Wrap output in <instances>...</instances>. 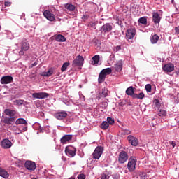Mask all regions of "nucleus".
Returning <instances> with one entry per match:
<instances>
[{"label":"nucleus","mask_w":179,"mask_h":179,"mask_svg":"<svg viewBox=\"0 0 179 179\" xmlns=\"http://www.w3.org/2000/svg\"><path fill=\"white\" fill-rule=\"evenodd\" d=\"M103 152H104L103 147H102V146L96 147L92 154L94 159H96L97 160H99V159H100V157H101V155H103Z\"/></svg>","instance_id":"obj_1"},{"label":"nucleus","mask_w":179,"mask_h":179,"mask_svg":"<svg viewBox=\"0 0 179 179\" xmlns=\"http://www.w3.org/2000/svg\"><path fill=\"white\" fill-rule=\"evenodd\" d=\"M127 168L129 171H135L136 169V159L130 157L127 164Z\"/></svg>","instance_id":"obj_2"},{"label":"nucleus","mask_w":179,"mask_h":179,"mask_svg":"<svg viewBox=\"0 0 179 179\" xmlns=\"http://www.w3.org/2000/svg\"><path fill=\"white\" fill-rule=\"evenodd\" d=\"M84 61H85V59L82 56L78 55L73 61L72 66H73L74 68L76 66H83Z\"/></svg>","instance_id":"obj_3"},{"label":"nucleus","mask_w":179,"mask_h":179,"mask_svg":"<svg viewBox=\"0 0 179 179\" xmlns=\"http://www.w3.org/2000/svg\"><path fill=\"white\" fill-rule=\"evenodd\" d=\"M65 153L69 157H74L76 155V148L72 146H67L65 148Z\"/></svg>","instance_id":"obj_4"},{"label":"nucleus","mask_w":179,"mask_h":179,"mask_svg":"<svg viewBox=\"0 0 179 179\" xmlns=\"http://www.w3.org/2000/svg\"><path fill=\"white\" fill-rule=\"evenodd\" d=\"M128 160V154L125 151H122L119 154L118 162L120 164H124Z\"/></svg>","instance_id":"obj_5"},{"label":"nucleus","mask_w":179,"mask_h":179,"mask_svg":"<svg viewBox=\"0 0 179 179\" xmlns=\"http://www.w3.org/2000/svg\"><path fill=\"white\" fill-rule=\"evenodd\" d=\"M33 99H47L50 94L47 92H35L32 94Z\"/></svg>","instance_id":"obj_6"},{"label":"nucleus","mask_w":179,"mask_h":179,"mask_svg":"<svg viewBox=\"0 0 179 179\" xmlns=\"http://www.w3.org/2000/svg\"><path fill=\"white\" fill-rule=\"evenodd\" d=\"M43 16L50 22H54L55 20V15L48 10L43 12Z\"/></svg>","instance_id":"obj_7"},{"label":"nucleus","mask_w":179,"mask_h":179,"mask_svg":"<svg viewBox=\"0 0 179 179\" xmlns=\"http://www.w3.org/2000/svg\"><path fill=\"white\" fill-rule=\"evenodd\" d=\"M135 34H136V31L134 28H131L127 29L126 33V38L127 40H132L134 37H135Z\"/></svg>","instance_id":"obj_8"},{"label":"nucleus","mask_w":179,"mask_h":179,"mask_svg":"<svg viewBox=\"0 0 179 179\" xmlns=\"http://www.w3.org/2000/svg\"><path fill=\"white\" fill-rule=\"evenodd\" d=\"M13 82V77L11 76H3L1 79V85H8V83H12Z\"/></svg>","instance_id":"obj_9"},{"label":"nucleus","mask_w":179,"mask_h":179,"mask_svg":"<svg viewBox=\"0 0 179 179\" xmlns=\"http://www.w3.org/2000/svg\"><path fill=\"white\" fill-rule=\"evenodd\" d=\"M127 139L132 146H138L139 145V141L138 138L132 135L128 136Z\"/></svg>","instance_id":"obj_10"},{"label":"nucleus","mask_w":179,"mask_h":179,"mask_svg":"<svg viewBox=\"0 0 179 179\" xmlns=\"http://www.w3.org/2000/svg\"><path fill=\"white\" fill-rule=\"evenodd\" d=\"M24 167L27 169V170L34 171V170H36V163L31 161H27L24 164Z\"/></svg>","instance_id":"obj_11"},{"label":"nucleus","mask_w":179,"mask_h":179,"mask_svg":"<svg viewBox=\"0 0 179 179\" xmlns=\"http://www.w3.org/2000/svg\"><path fill=\"white\" fill-rule=\"evenodd\" d=\"M112 30H113V26H111L110 23H106L103 24L100 29V31H101V33H108Z\"/></svg>","instance_id":"obj_12"},{"label":"nucleus","mask_w":179,"mask_h":179,"mask_svg":"<svg viewBox=\"0 0 179 179\" xmlns=\"http://www.w3.org/2000/svg\"><path fill=\"white\" fill-rule=\"evenodd\" d=\"M1 145L3 149H10V148H12V141L8 138H5L1 141Z\"/></svg>","instance_id":"obj_13"},{"label":"nucleus","mask_w":179,"mask_h":179,"mask_svg":"<svg viewBox=\"0 0 179 179\" xmlns=\"http://www.w3.org/2000/svg\"><path fill=\"white\" fill-rule=\"evenodd\" d=\"M15 117H3L1 118V122L4 125H12V122H15Z\"/></svg>","instance_id":"obj_14"},{"label":"nucleus","mask_w":179,"mask_h":179,"mask_svg":"<svg viewBox=\"0 0 179 179\" xmlns=\"http://www.w3.org/2000/svg\"><path fill=\"white\" fill-rule=\"evenodd\" d=\"M55 117L57 118V120H64V118H66V117H68V113L66 111L56 113L55 114Z\"/></svg>","instance_id":"obj_15"},{"label":"nucleus","mask_w":179,"mask_h":179,"mask_svg":"<svg viewBox=\"0 0 179 179\" xmlns=\"http://www.w3.org/2000/svg\"><path fill=\"white\" fill-rule=\"evenodd\" d=\"M17 113L13 109L6 108L4 110V114L10 117H15Z\"/></svg>","instance_id":"obj_16"},{"label":"nucleus","mask_w":179,"mask_h":179,"mask_svg":"<svg viewBox=\"0 0 179 179\" xmlns=\"http://www.w3.org/2000/svg\"><path fill=\"white\" fill-rule=\"evenodd\" d=\"M20 50L29 51V50H30V43H29V42L27 41H22L20 43Z\"/></svg>","instance_id":"obj_17"},{"label":"nucleus","mask_w":179,"mask_h":179,"mask_svg":"<svg viewBox=\"0 0 179 179\" xmlns=\"http://www.w3.org/2000/svg\"><path fill=\"white\" fill-rule=\"evenodd\" d=\"M164 72H173L174 71V64H166L162 67Z\"/></svg>","instance_id":"obj_18"},{"label":"nucleus","mask_w":179,"mask_h":179,"mask_svg":"<svg viewBox=\"0 0 179 179\" xmlns=\"http://www.w3.org/2000/svg\"><path fill=\"white\" fill-rule=\"evenodd\" d=\"M160 20H162V17L159 13L154 12L152 13V22H154L155 24H157V23H160Z\"/></svg>","instance_id":"obj_19"},{"label":"nucleus","mask_w":179,"mask_h":179,"mask_svg":"<svg viewBox=\"0 0 179 179\" xmlns=\"http://www.w3.org/2000/svg\"><path fill=\"white\" fill-rule=\"evenodd\" d=\"M126 94H127V96H131V97H132V99H134V95L136 94L135 92H134V87H129L126 90Z\"/></svg>","instance_id":"obj_20"},{"label":"nucleus","mask_w":179,"mask_h":179,"mask_svg":"<svg viewBox=\"0 0 179 179\" xmlns=\"http://www.w3.org/2000/svg\"><path fill=\"white\" fill-rule=\"evenodd\" d=\"M72 139V135H65L61 138L62 143H66V142H69Z\"/></svg>","instance_id":"obj_21"},{"label":"nucleus","mask_w":179,"mask_h":179,"mask_svg":"<svg viewBox=\"0 0 179 179\" xmlns=\"http://www.w3.org/2000/svg\"><path fill=\"white\" fill-rule=\"evenodd\" d=\"M0 177L3 178H9V174L8 171L0 167Z\"/></svg>","instance_id":"obj_22"},{"label":"nucleus","mask_w":179,"mask_h":179,"mask_svg":"<svg viewBox=\"0 0 179 179\" xmlns=\"http://www.w3.org/2000/svg\"><path fill=\"white\" fill-rule=\"evenodd\" d=\"M55 40L58 43H64V42L66 41V38H65V36H64L63 35L58 34L56 36Z\"/></svg>","instance_id":"obj_23"},{"label":"nucleus","mask_w":179,"mask_h":179,"mask_svg":"<svg viewBox=\"0 0 179 179\" xmlns=\"http://www.w3.org/2000/svg\"><path fill=\"white\" fill-rule=\"evenodd\" d=\"M106 76L102 71H101L99 75L98 83H103V82H104V80H106Z\"/></svg>","instance_id":"obj_24"},{"label":"nucleus","mask_w":179,"mask_h":179,"mask_svg":"<svg viewBox=\"0 0 179 179\" xmlns=\"http://www.w3.org/2000/svg\"><path fill=\"white\" fill-rule=\"evenodd\" d=\"M100 62V55H96L92 57V65H97Z\"/></svg>","instance_id":"obj_25"},{"label":"nucleus","mask_w":179,"mask_h":179,"mask_svg":"<svg viewBox=\"0 0 179 179\" xmlns=\"http://www.w3.org/2000/svg\"><path fill=\"white\" fill-rule=\"evenodd\" d=\"M159 36L157 34H154L150 38V41L152 44H156L159 41Z\"/></svg>","instance_id":"obj_26"},{"label":"nucleus","mask_w":179,"mask_h":179,"mask_svg":"<svg viewBox=\"0 0 179 179\" xmlns=\"http://www.w3.org/2000/svg\"><path fill=\"white\" fill-rule=\"evenodd\" d=\"M54 68H50L48 69V71L43 73V76H46L47 78H49V76H52L54 73Z\"/></svg>","instance_id":"obj_27"},{"label":"nucleus","mask_w":179,"mask_h":179,"mask_svg":"<svg viewBox=\"0 0 179 179\" xmlns=\"http://www.w3.org/2000/svg\"><path fill=\"white\" fill-rule=\"evenodd\" d=\"M138 23H141V24H144V26H146L148 24V19L146 17H141L138 20Z\"/></svg>","instance_id":"obj_28"},{"label":"nucleus","mask_w":179,"mask_h":179,"mask_svg":"<svg viewBox=\"0 0 179 179\" xmlns=\"http://www.w3.org/2000/svg\"><path fill=\"white\" fill-rule=\"evenodd\" d=\"M64 7L68 10H70V12H73V10H75V6H73V4L67 3L65 4Z\"/></svg>","instance_id":"obj_29"},{"label":"nucleus","mask_w":179,"mask_h":179,"mask_svg":"<svg viewBox=\"0 0 179 179\" xmlns=\"http://www.w3.org/2000/svg\"><path fill=\"white\" fill-rule=\"evenodd\" d=\"M101 72H102L106 76H107V75H110V73L113 72V70L111 69V68H106L103 69Z\"/></svg>","instance_id":"obj_30"},{"label":"nucleus","mask_w":179,"mask_h":179,"mask_svg":"<svg viewBox=\"0 0 179 179\" xmlns=\"http://www.w3.org/2000/svg\"><path fill=\"white\" fill-rule=\"evenodd\" d=\"M145 98V94L143 92L138 94H135L134 97L133 99H138L139 100H143Z\"/></svg>","instance_id":"obj_31"},{"label":"nucleus","mask_w":179,"mask_h":179,"mask_svg":"<svg viewBox=\"0 0 179 179\" xmlns=\"http://www.w3.org/2000/svg\"><path fill=\"white\" fill-rule=\"evenodd\" d=\"M20 124H27V121H26V120L23 119V118H19L16 120L15 122V124L16 125H19Z\"/></svg>","instance_id":"obj_32"},{"label":"nucleus","mask_w":179,"mask_h":179,"mask_svg":"<svg viewBox=\"0 0 179 179\" xmlns=\"http://www.w3.org/2000/svg\"><path fill=\"white\" fill-rule=\"evenodd\" d=\"M69 65H70L69 62L64 63L61 68L62 72H65V71H66Z\"/></svg>","instance_id":"obj_33"},{"label":"nucleus","mask_w":179,"mask_h":179,"mask_svg":"<svg viewBox=\"0 0 179 179\" xmlns=\"http://www.w3.org/2000/svg\"><path fill=\"white\" fill-rule=\"evenodd\" d=\"M115 68L117 72H120V71H122V63L116 64Z\"/></svg>","instance_id":"obj_34"},{"label":"nucleus","mask_w":179,"mask_h":179,"mask_svg":"<svg viewBox=\"0 0 179 179\" xmlns=\"http://www.w3.org/2000/svg\"><path fill=\"white\" fill-rule=\"evenodd\" d=\"M108 127H110V124H108V122L104 121V122H102L101 126V128L102 129L106 130V129H107L108 128Z\"/></svg>","instance_id":"obj_35"},{"label":"nucleus","mask_w":179,"mask_h":179,"mask_svg":"<svg viewBox=\"0 0 179 179\" xmlns=\"http://www.w3.org/2000/svg\"><path fill=\"white\" fill-rule=\"evenodd\" d=\"M107 96H108V91H107V90L104 89V90H102L101 96H98V99H99V100H100V99H101V97H107Z\"/></svg>","instance_id":"obj_36"},{"label":"nucleus","mask_w":179,"mask_h":179,"mask_svg":"<svg viewBox=\"0 0 179 179\" xmlns=\"http://www.w3.org/2000/svg\"><path fill=\"white\" fill-rule=\"evenodd\" d=\"M158 115L159 117H166V115H167V113L164 110H160Z\"/></svg>","instance_id":"obj_37"},{"label":"nucleus","mask_w":179,"mask_h":179,"mask_svg":"<svg viewBox=\"0 0 179 179\" xmlns=\"http://www.w3.org/2000/svg\"><path fill=\"white\" fill-rule=\"evenodd\" d=\"M153 105L155 107H157V108H159V107H160V102L159 101V99H155L153 101Z\"/></svg>","instance_id":"obj_38"},{"label":"nucleus","mask_w":179,"mask_h":179,"mask_svg":"<svg viewBox=\"0 0 179 179\" xmlns=\"http://www.w3.org/2000/svg\"><path fill=\"white\" fill-rule=\"evenodd\" d=\"M145 90L148 93H150V92H152V85L150 84H147L145 85Z\"/></svg>","instance_id":"obj_39"},{"label":"nucleus","mask_w":179,"mask_h":179,"mask_svg":"<svg viewBox=\"0 0 179 179\" xmlns=\"http://www.w3.org/2000/svg\"><path fill=\"white\" fill-rule=\"evenodd\" d=\"M139 177L141 179H146L147 174L145 172H139Z\"/></svg>","instance_id":"obj_40"},{"label":"nucleus","mask_w":179,"mask_h":179,"mask_svg":"<svg viewBox=\"0 0 179 179\" xmlns=\"http://www.w3.org/2000/svg\"><path fill=\"white\" fill-rule=\"evenodd\" d=\"M107 122L109 125H113L114 124V119L110 117H107Z\"/></svg>","instance_id":"obj_41"},{"label":"nucleus","mask_w":179,"mask_h":179,"mask_svg":"<svg viewBox=\"0 0 179 179\" xmlns=\"http://www.w3.org/2000/svg\"><path fill=\"white\" fill-rule=\"evenodd\" d=\"M16 104H17L18 106H23V103H24V101L22 100V99H19V100H16L15 101Z\"/></svg>","instance_id":"obj_42"},{"label":"nucleus","mask_w":179,"mask_h":179,"mask_svg":"<svg viewBox=\"0 0 179 179\" xmlns=\"http://www.w3.org/2000/svg\"><path fill=\"white\" fill-rule=\"evenodd\" d=\"M121 50V45H117L114 47L113 50L115 51V52H118V51H120Z\"/></svg>","instance_id":"obj_43"},{"label":"nucleus","mask_w":179,"mask_h":179,"mask_svg":"<svg viewBox=\"0 0 179 179\" xmlns=\"http://www.w3.org/2000/svg\"><path fill=\"white\" fill-rule=\"evenodd\" d=\"M113 179H120V173H114L112 175Z\"/></svg>","instance_id":"obj_44"},{"label":"nucleus","mask_w":179,"mask_h":179,"mask_svg":"<svg viewBox=\"0 0 179 179\" xmlns=\"http://www.w3.org/2000/svg\"><path fill=\"white\" fill-rule=\"evenodd\" d=\"M24 51H25V50H23L21 49V50H20V51L18 52V55H20V57L24 55Z\"/></svg>","instance_id":"obj_45"},{"label":"nucleus","mask_w":179,"mask_h":179,"mask_svg":"<svg viewBox=\"0 0 179 179\" xmlns=\"http://www.w3.org/2000/svg\"><path fill=\"white\" fill-rule=\"evenodd\" d=\"M11 4L12 3L10 2H9V1H6L4 3L5 6H10Z\"/></svg>","instance_id":"obj_46"},{"label":"nucleus","mask_w":179,"mask_h":179,"mask_svg":"<svg viewBox=\"0 0 179 179\" xmlns=\"http://www.w3.org/2000/svg\"><path fill=\"white\" fill-rule=\"evenodd\" d=\"M175 31L176 34H179V26L175 27Z\"/></svg>","instance_id":"obj_47"},{"label":"nucleus","mask_w":179,"mask_h":179,"mask_svg":"<svg viewBox=\"0 0 179 179\" xmlns=\"http://www.w3.org/2000/svg\"><path fill=\"white\" fill-rule=\"evenodd\" d=\"M89 26H90V27H94V26H96V24H94V22H90V24H89Z\"/></svg>","instance_id":"obj_48"},{"label":"nucleus","mask_w":179,"mask_h":179,"mask_svg":"<svg viewBox=\"0 0 179 179\" xmlns=\"http://www.w3.org/2000/svg\"><path fill=\"white\" fill-rule=\"evenodd\" d=\"M170 144L172 145L173 148H176V144L173 141H170Z\"/></svg>","instance_id":"obj_49"},{"label":"nucleus","mask_w":179,"mask_h":179,"mask_svg":"<svg viewBox=\"0 0 179 179\" xmlns=\"http://www.w3.org/2000/svg\"><path fill=\"white\" fill-rule=\"evenodd\" d=\"M124 105H125V104L124 103V102H120V103H119V106H120L121 107H124Z\"/></svg>","instance_id":"obj_50"},{"label":"nucleus","mask_w":179,"mask_h":179,"mask_svg":"<svg viewBox=\"0 0 179 179\" xmlns=\"http://www.w3.org/2000/svg\"><path fill=\"white\" fill-rule=\"evenodd\" d=\"M37 65V62H35L34 63L32 64V66H36Z\"/></svg>","instance_id":"obj_51"},{"label":"nucleus","mask_w":179,"mask_h":179,"mask_svg":"<svg viewBox=\"0 0 179 179\" xmlns=\"http://www.w3.org/2000/svg\"><path fill=\"white\" fill-rule=\"evenodd\" d=\"M127 134H131V131H127Z\"/></svg>","instance_id":"obj_52"},{"label":"nucleus","mask_w":179,"mask_h":179,"mask_svg":"<svg viewBox=\"0 0 179 179\" xmlns=\"http://www.w3.org/2000/svg\"><path fill=\"white\" fill-rule=\"evenodd\" d=\"M83 17L85 18V19H87V15L86 16L84 15Z\"/></svg>","instance_id":"obj_53"},{"label":"nucleus","mask_w":179,"mask_h":179,"mask_svg":"<svg viewBox=\"0 0 179 179\" xmlns=\"http://www.w3.org/2000/svg\"><path fill=\"white\" fill-rule=\"evenodd\" d=\"M79 87L82 88V85H79Z\"/></svg>","instance_id":"obj_54"},{"label":"nucleus","mask_w":179,"mask_h":179,"mask_svg":"<svg viewBox=\"0 0 179 179\" xmlns=\"http://www.w3.org/2000/svg\"><path fill=\"white\" fill-rule=\"evenodd\" d=\"M69 179H75V178H70Z\"/></svg>","instance_id":"obj_55"},{"label":"nucleus","mask_w":179,"mask_h":179,"mask_svg":"<svg viewBox=\"0 0 179 179\" xmlns=\"http://www.w3.org/2000/svg\"><path fill=\"white\" fill-rule=\"evenodd\" d=\"M15 45H19V44L16 43Z\"/></svg>","instance_id":"obj_56"},{"label":"nucleus","mask_w":179,"mask_h":179,"mask_svg":"<svg viewBox=\"0 0 179 179\" xmlns=\"http://www.w3.org/2000/svg\"><path fill=\"white\" fill-rule=\"evenodd\" d=\"M0 29H1V25H0Z\"/></svg>","instance_id":"obj_57"}]
</instances>
